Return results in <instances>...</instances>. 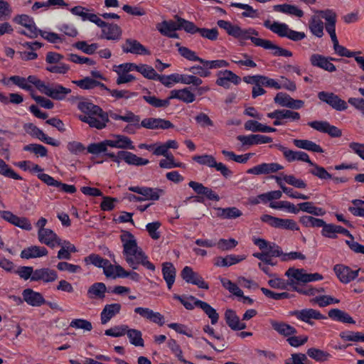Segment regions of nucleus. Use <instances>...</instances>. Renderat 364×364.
I'll list each match as a JSON object with an SVG mask.
<instances>
[{
	"label": "nucleus",
	"instance_id": "nucleus-1",
	"mask_svg": "<svg viewBox=\"0 0 364 364\" xmlns=\"http://www.w3.org/2000/svg\"><path fill=\"white\" fill-rule=\"evenodd\" d=\"M120 239L124 259L133 269H137L139 264H141L149 270H155V266L148 260L147 256L138 246L136 240L132 233L123 231Z\"/></svg>",
	"mask_w": 364,
	"mask_h": 364
},
{
	"label": "nucleus",
	"instance_id": "nucleus-2",
	"mask_svg": "<svg viewBox=\"0 0 364 364\" xmlns=\"http://www.w3.org/2000/svg\"><path fill=\"white\" fill-rule=\"evenodd\" d=\"M77 108L85 114V115H80L79 119L88 124L92 128L102 129L109 122L107 112L89 101L80 102Z\"/></svg>",
	"mask_w": 364,
	"mask_h": 364
},
{
	"label": "nucleus",
	"instance_id": "nucleus-3",
	"mask_svg": "<svg viewBox=\"0 0 364 364\" xmlns=\"http://www.w3.org/2000/svg\"><path fill=\"white\" fill-rule=\"evenodd\" d=\"M259 35L258 32L252 28L242 29L240 26L235 38L240 40L250 39L256 46H260L267 50H271L272 54L275 56L291 57L292 53L287 49L282 48L273 43L271 41L256 38Z\"/></svg>",
	"mask_w": 364,
	"mask_h": 364
},
{
	"label": "nucleus",
	"instance_id": "nucleus-4",
	"mask_svg": "<svg viewBox=\"0 0 364 364\" xmlns=\"http://www.w3.org/2000/svg\"><path fill=\"white\" fill-rule=\"evenodd\" d=\"M26 79L27 83L35 85L40 92L55 100H63L71 92L69 88L60 84H46L35 75H29Z\"/></svg>",
	"mask_w": 364,
	"mask_h": 364
},
{
	"label": "nucleus",
	"instance_id": "nucleus-5",
	"mask_svg": "<svg viewBox=\"0 0 364 364\" xmlns=\"http://www.w3.org/2000/svg\"><path fill=\"white\" fill-rule=\"evenodd\" d=\"M193 160L201 165H205L210 168H215L221 174L228 178L230 176L232 172L223 163H218L212 155L204 154L201 156H194Z\"/></svg>",
	"mask_w": 364,
	"mask_h": 364
},
{
	"label": "nucleus",
	"instance_id": "nucleus-6",
	"mask_svg": "<svg viewBox=\"0 0 364 364\" xmlns=\"http://www.w3.org/2000/svg\"><path fill=\"white\" fill-rule=\"evenodd\" d=\"M14 21L26 28V31H18L20 34L31 38H35L39 35L40 30L37 28L33 18L29 16L26 14L18 15L14 17Z\"/></svg>",
	"mask_w": 364,
	"mask_h": 364
},
{
	"label": "nucleus",
	"instance_id": "nucleus-7",
	"mask_svg": "<svg viewBox=\"0 0 364 364\" xmlns=\"http://www.w3.org/2000/svg\"><path fill=\"white\" fill-rule=\"evenodd\" d=\"M318 98L336 111H344L348 108L346 102L333 92H319L318 93Z\"/></svg>",
	"mask_w": 364,
	"mask_h": 364
},
{
	"label": "nucleus",
	"instance_id": "nucleus-8",
	"mask_svg": "<svg viewBox=\"0 0 364 364\" xmlns=\"http://www.w3.org/2000/svg\"><path fill=\"white\" fill-rule=\"evenodd\" d=\"M181 276L187 283L196 285L199 288L204 289H208L209 288L208 283L204 281L201 275L198 272H194L191 267L186 266L182 269Z\"/></svg>",
	"mask_w": 364,
	"mask_h": 364
},
{
	"label": "nucleus",
	"instance_id": "nucleus-9",
	"mask_svg": "<svg viewBox=\"0 0 364 364\" xmlns=\"http://www.w3.org/2000/svg\"><path fill=\"white\" fill-rule=\"evenodd\" d=\"M274 146L283 153L284 158L289 162L301 161L306 162L309 164H313V162L310 160L309 155L304 151H293L281 144H274Z\"/></svg>",
	"mask_w": 364,
	"mask_h": 364
},
{
	"label": "nucleus",
	"instance_id": "nucleus-10",
	"mask_svg": "<svg viewBox=\"0 0 364 364\" xmlns=\"http://www.w3.org/2000/svg\"><path fill=\"white\" fill-rule=\"evenodd\" d=\"M316 13L321 14L322 18L326 20L325 28L329 33L331 41L338 39L336 34V14L331 9L317 10Z\"/></svg>",
	"mask_w": 364,
	"mask_h": 364
},
{
	"label": "nucleus",
	"instance_id": "nucleus-11",
	"mask_svg": "<svg viewBox=\"0 0 364 364\" xmlns=\"http://www.w3.org/2000/svg\"><path fill=\"white\" fill-rule=\"evenodd\" d=\"M333 270L342 283L348 284L358 276L360 269L353 271L350 267L343 264H336L334 266Z\"/></svg>",
	"mask_w": 364,
	"mask_h": 364
},
{
	"label": "nucleus",
	"instance_id": "nucleus-12",
	"mask_svg": "<svg viewBox=\"0 0 364 364\" xmlns=\"http://www.w3.org/2000/svg\"><path fill=\"white\" fill-rule=\"evenodd\" d=\"M284 169V166L278 163H262L249 168L247 173L254 175L271 174Z\"/></svg>",
	"mask_w": 364,
	"mask_h": 364
},
{
	"label": "nucleus",
	"instance_id": "nucleus-13",
	"mask_svg": "<svg viewBox=\"0 0 364 364\" xmlns=\"http://www.w3.org/2000/svg\"><path fill=\"white\" fill-rule=\"evenodd\" d=\"M122 49L125 53H130L134 55H151L150 50L138 41L133 38L126 39L125 43L122 46Z\"/></svg>",
	"mask_w": 364,
	"mask_h": 364
},
{
	"label": "nucleus",
	"instance_id": "nucleus-14",
	"mask_svg": "<svg viewBox=\"0 0 364 364\" xmlns=\"http://www.w3.org/2000/svg\"><path fill=\"white\" fill-rule=\"evenodd\" d=\"M308 125L315 130L326 133L332 137H339L342 134L341 129L333 125H331L326 121H313L309 122Z\"/></svg>",
	"mask_w": 364,
	"mask_h": 364
},
{
	"label": "nucleus",
	"instance_id": "nucleus-15",
	"mask_svg": "<svg viewBox=\"0 0 364 364\" xmlns=\"http://www.w3.org/2000/svg\"><path fill=\"white\" fill-rule=\"evenodd\" d=\"M141 127L148 129H168L174 125L169 121L161 118L149 117L144 119L140 123Z\"/></svg>",
	"mask_w": 364,
	"mask_h": 364
},
{
	"label": "nucleus",
	"instance_id": "nucleus-16",
	"mask_svg": "<svg viewBox=\"0 0 364 364\" xmlns=\"http://www.w3.org/2000/svg\"><path fill=\"white\" fill-rule=\"evenodd\" d=\"M292 315L296 316L297 319L311 325L314 324L311 319L321 320L326 318L325 316L314 309H304L302 310L294 311L292 312Z\"/></svg>",
	"mask_w": 364,
	"mask_h": 364
},
{
	"label": "nucleus",
	"instance_id": "nucleus-17",
	"mask_svg": "<svg viewBox=\"0 0 364 364\" xmlns=\"http://www.w3.org/2000/svg\"><path fill=\"white\" fill-rule=\"evenodd\" d=\"M70 12L81 18L82 21H90L95 23L97 26H103L104 21H102L97 14L90 13V10L81 6H77L70 9Z\"/></svg>",
	"mask_w": 364,
	"mask_h": 364
},
{
	"label": "nucleus",
	"instance_id": "nucleus-18",
	"mask_svg": "<svg viewBox=\"0 0 364 364\" xmlns=\"http://www.w3.org/2000/svg\"><path fill=\"white\" fill-rule=\"evenodd\" d=\"M38 239L42 244L53 248L56 245H61V240L50 229L38 230Z\"/></svg>",
	"mask_w": 364,
	"mask_h": 364
},
{
	"label": "nucleus",
	"instance_id": "nucleus-19",
	"mask_svg": "<svg viewBox=\"0 0 364 364\" xmlns=\"http://www.w3.org/2000/svg\"><path fill=\"white\" fill-rule=\"evenodd\" d=\"M0 214L2 218L15 226L26 230H31L32 229V225L26 218L18 217L11 212L6 210L0 212Z\"/></svg>",
	"mask_w": 364,
	"mask_h": 364
},
{
	"label": "nucleus",
	"instance_id": "nucleus-20",
	"mask_svg": "<svg viewBox=\"0 0 364 364\" xmlns=\"http://www.w3.org/2000/svg\"><path fill=\"white\" fill-rule=\"evenodd\" d=\"M129 190L141 195V197H143V201L146 200H159L160 195L164 192L161 189L140 186H130L129 187Z\"/></svg>",
	"mask_w": 364,
	"mask_h": 364
},
{
	"label": "nucleus",
	"instance_id": "nucleus-21",
	"mask_svg": "<svg viewBox=\"0 0 364 364\" xmlns=\"http://www.w3.org/2000/svg\"><path fill=\"white\" fill-rule=\"evenodd\" d=\"M98 26L102 28V38L112 41H118L121 38L122 31L117 24L107 23L104 21L103 26Z\"/></svg>",
	"mask_w": 364,
	"mask_h": 364
},
{
	"label": "nucleus",
	"instance_id": "nucleus-22",
	"mask_svg": "<svg viewBox=\"0 0 364 364\" xmlns=\"http://www.w3.org/2000/svg\"><path fill=\"white\" fill-rule=\"evenodd\" d=\"M333 58H327L320 54H313L310 57V63L314 67H318L328 72L336 70V66L331 63L334 60Z\"/></svg>",
	"mask_w": 364,
	"mask_h": 364
},
{
	"label": "nucleus",
	"instance_id": "nucleus-23",
	"mask_svg": "<svg viewBox=\"0 0 364 364\" xmlns=\"http://www.w3.org/2000/svg\"><path fill=\"white\" fill-rule=\"evenodd\" d=\"M57 278L58 274L55 270L49 268H41L36 269L34 271L31 281H43V282L48 283L55 281Z\"/></svg>",
	"mask_w": 364,
	"mask_h": 364
},
{
	"label": "nucleus",
	"instance_id": "nucleus-24",
	"mask_svg": "<svg viewBox=\"0 0 364 364\" xmlns=\"http://www.w3.org/2000/svg\"><path fill=\"white\" fill-rule=\"evenodd\" d=\"M190 299L191 301H194L196 306L199 307L204 311V313L210 319L211 323L213 325L218 323V319H219V314L216 312V310L215 309H213L207 302L197 299L193 296H190Z\"/></svg>",
	"mask_w": 364,
	"mask_h": 364
},
{
	"label": "nucleus",
	"instance_id": "nucleus-25",
	"mask_svg": "<svg viewBox=\"0 0 364 364\" xmlns=\"http://www.w3.org/2000/svg\"><path fill=\"white\" fill-rule=\"evenodd\" d=\"M22 296L23 300L32 306H40L46 303L41 293L34 291L31 289H24L22 292Z\"/></svg>",
	"mask_w": 364,
	"mask_h": 364
},
{
	"label": "nucleus",
	"instance_id": "nucleus-26",
	"mask_svg": "<svg viewBox=\"0 0 364 364\" xmlns=\"http://www.w3.org/2000/svg\"><path fill=\"white\" fill-rule=\"evenodd\" d=\"M122 306L119 303L106 304L101 314L100 320L102 324H106L121 311Z\"/></svg>",
	"mask_w": 364,
	"mask_h": 364
},
{
	"label": "nucleus",
	"instance_id": "nucleus-27",
	"mask_svg": "<svg viewBox=\"0 0 364 364\" xmlns=\"http://www.w3.org/2000/svg\"><path fill=\"white\" fill-rule=\"evenodd\" d=\"M106 144L110 147L134 149L132 140L124 135H116L111 139H106Z\"/></svg>",
	"mask_w": 364,
	"mask_h": 364
},
{
	"label": "nucleus",
	"instance_id": "nucleus-28",
	"mask_svg": "<svg viewBox=\"0 0 364 364\" xmlns=\"http://www.w3.org/2000/svg\"><path fill=\"white\" fill-rule=\"evenodd\" d=\"M48 253L47 249L44 247L31 245L23 249L20 256L22 259H30L46 256Z\"/></svg>",
	"mask_w": 364,
	"mask_h": 364
},
{
	"label": "nucleus",
	"instance_id": "nucleus-29",
	"mask_svg": "<svg viewBox=\"0 0 364 364\" xmlns=\"http://www.w3.org/2000/svg\"><path fill=\"white\" fill-rule=\"evenodd\" d=\"M225 319L228 326L233 331H240L246 328V324L241 322L235 311L227 309L225 313Z\"/></svg>",
	"mask_w": 364,
	"mask_h": 364
},
{
	"label": "nucleus",
	"instance_id": "nucleus-30",
	"mask_svg": "<svg viewBox=\"0 0 364 364\" xmlns=\"http://www.w3.org/2000/svg\"><path fill=\"white\" fill-rule=\"evenodd\" d=\"M321 16L316 13L313 15L309 21V28L313 35L318 38H321L323 36V23L321 21Z\"/></svg>",
	"mask_w": 364,
	"mask_h": 364
},
{
	"label": "nucleus",
	"instance_id": "nucleus-31",
	"mask_svg": "<svg viewBox=\"0 0 364 364\" xmlns=\"http://www.w3.org/2000/svg\"><path fill=\"white\" fill-rule=\"evenodd\" d=\"M118 156L129 165L144 166L149 163L148 159L139 157L134 154L125 151H119Z\"/></svg>",
	"mask_w": 364,
	"mask_h": 364
},
{
	"label": "nucleus",
	"instance_id": "nucleus-32",
	"mask_svg": "<svg viewBox=\"0 0 364 364\" xmlns=\"http://www.w3.org/2000/svg\"><path fill=\"white\" fill-rule=\"evenodd\" d=\"M107 291L106 285L103 282H96L87 289V296L90 299H103Z\"/></svg>",
	"mask_w": 364,
	"mask_h": 364
},
{
	"label": "nucleus",
	"instance_id": "nucleus-33",
	"mask_svg": "<svg viewBox=\"0 0 364 364\" xmlns=\"http://www.w3.org/2000/svg\"><path fill=\"white\" fill-rule=\"evenodd\" d=\"M169 99H178L185 103H191L195 101L196 97L188 88L173 90L170 92Z\"/></svg>",
	"mask_w": 364,
	"mask_h": 364
},
{
	"label": "nucleus",
	"instance_id": "nucleus-34",
	"mask_svg": "<svg viewBox=\"0 0 364 364\" xmlns=\"http://www.w3.org/2000/svg\"><path fill=\"white\" fill-rule=\"evenodd\" d=\"M72 82L83 90H92L97 87H100L103 90L107 89V86L105 84L90 77H85L79 80H73Z\"/></svg>",
	"mask_w": 364,
	"mask_h": 364
},
{
	"label": "nucleus",
	"instance_id": "nucleus-35",
	"mask_svg": "<svg viewBox=\"0 0 364 364\" xmlns=\"http://www.w3.org/2000/svg\"><path fill=\"white\" fill-rule=\"evenodd\" d=\"M245 255H229L225 257H217L214 264L217 267H230L245 259Z\"/></svg>",
	"mask_w": 364,
	"mask_h": 364
},
{
	"label": "nucleus",
	"instance_id": "nucleus-36",
	"mask_svg": "<svg viewBox=\"0 0 364 364\" xmlns=\"http://www.w3.org/2000/svg\"><path fill=\"white\" fill-rule=\"evenodd\" d=\"M267 117L271 119H289L293 121L299 120L300 119V114L299 112L289 109H276L272 112L268 113Z\"/></svg>",
	"mask_w": 364,
	"mask_h": 364
},
{
	"label": "nucleus",
	"instance_id": "nucleus-37",
	"mask_svg": "<svg viewBox=\"0 0 364 364\" xmlns=\"http://www.w3.org/2000/svg\"><path fill=\"white\" fill-rule=\"evenodd\" d=\"M271 325L274 331L284 336H290L296 333V328L286 323L271 321Z\"/></svg>",
	"mask_w": 364,
	"mask_h": 364
},
{
	"label": "nucleus",
	"instance_id": "nucleus-38",
	"mask_svg": "<svg viewBox=\"0 0 364 364\" xmlns=\"http://www.w3.org/2000/svg\"><path fill=\"white\" fill-rule=\"evenodd\" d=\"M162 272L164 279L167 284V287L171 289L176 278V269L174 266L171 262L164 263L163 264Z\"/></svg>",
	"mask_w": 364,
	"mask_h": 364
},
{
	"label": "nucleus",
	"instance_id": "nucleus-39",
	"mask_svg": "<svg viewBox=\"0 0 364 364\" xmlns=\"http://www.w3.org/2000/svg\"><path fill=\"white\" fill-rule=\"evenodd\" d=\"M294 144L299 148L316 153H323V149L316 143L307 139H294Z\"/></svg>",
	"mask_w": 364,
	"mask_h": 364
},
{
	"label": "nucleus",
	"instance_id": "nucleus-40",
	"mask_svg": "<svg viewBox=\"0 0 364 364\" xmlns=\"http://www.w3.org/2000/svg\"><path fill=\"white\" fill-rule=\"evenodd\" d=\"M217 215L223 219H235L242 215V213L236 207L218 208Z\"/></svg>",
	"mask_w": 364,
	"mask_h": 364
},
{
	"label": "nucleus",
	"instance_id": "nucleus-41",
	"mask_svg": "<svg viewBox=\"0 0 364 364\" xmlns=\"http://www.w3.org/2000/svg\"><path fill=\"white\" fill-rule=\"evenodd\" d=\"M274 10L282 13L293 15L297 17H302L304 12L295 6L290 4H278L274 6Z\"/></svg>",
	"mask_w": 364,
	"mask_h": 364
},
{
	"label": "nucleus",
	"instance_id": "nucleus-42",
	"mask_svg": "<svg viewBox=\"0 0 364 364\" xmlns=\"http://www.w3.org/2000/svg\"><path fill=\"white\" fill-rule=\"evenodd\" d=\"M83 262L86 266L93 265L97 268H102L104 265L107 264V259L102 258L100 255L92 253L84 257Z\"/></svg>",
	"mask_w": 364,
	"mask_h": 364
},
{
	"label": "nucleus",
	"instance_id": "nucleus-43",
	"mask_svg": "<svg viewBox=\"0 0 364 364\" xmlns=\"http://www.w3.org/2000/svg\"><path fill=\"white\" fill-rule=\"evenodd\" d=\"M126 334L127 335L130 343L135 346L143 347L144 346V340L142 338L141 332L136 329H129L127 326L125 330Z\"/></svg>",
	"mask_w": 364,
	"mask_h": 364
},
{
	"label": "nucleus",
	"instance_id": "nucleus-44",
	"mask_svg": "<svg viewBox=\"0 0 364 364\" xmlns=\"http://www.w3.org/2000/svg\"><path fill=\"white\" fill-rule=\"evenodd\" d=\"M178 18L179 16H176V21H163L161 26L158 28L159 32L161 34L166 36L169 33H173V31L180 30Z\"/></svg>",
	"mask_w": 364,
	"mask_h": 364
},
{
	"label": "nucleus",
	"instance_id": "nucleus-45",
	"mask_svg": "<svg viewBox=\"0 0 364 364\" xmlns=\"http://www.w3.org/2000/svg\"><path fill=\"white\" fill-rule=\"evenodd\" d=\"M143 99L150 105L156 108H166L169 106V97L164 100H161L154 95H144Z\"/></svg>",
	"mask_w": 364,
	"mask_h": 364
},
{
	"label": "nucleus",
	"instance_id": "nucleus-46",
	"mask_svg": "<svg viewBox=\"0 0 364 364\" xmlns=\"http://www.w3.org/2000/svg\"><path fill=\"white\" fill-rule=\"evenodd\" d=\"M306 354L311 358L315 360L317 362H323L328 360L331 357V355L328 352L316 348H309L307 350Z\"/></svg>",
	"mask_w": 364,
	"mask_h": 364
},
{
	"label": "nucleus",
	"instance_id": "nucleus-47",
	"mask_svg": "<svg viewBox=\"0 0 364 364\" xmlns=\"http://www.w3.org/2000/svg\"><path fill=\"white\" fill-rule=\"evenodd\" d=\"M269 178L274 179L276 181L277 183L282 188V191L284 193H286L287 195H288L289 197H291L292 198H299V199H303V200L309 199V196H306L304 194L293 195V189L285 186L284 185V183H282V178L280 176H271Z\"/></svg>",
	"mask_w": 364,
	"mask_h": 364
},
{
	"label": "nucleus",
	"instance_id": "nucleus-48",
	"mask_svg": "<svg viewBox=\"0 0 364 364\" xmlns=\"http://www.w3.org/2000/svg\"><path fill=\"white\" fill-rule=\"evenodd\" d=\"M299 222L306 228H322L324 220L310 215L300 217Z\"/></svg>",
	"mask_w": 364,
	"mask_h": 364
},
{
	"label": "nucleus",
	"instance_id": "nucleus-49",
	"mask_svg": "<svg viewBox=\"0 0 364 364\" xmlns=\"http://www.w3.org/2000/svg\"><path fill=\"white\" fill-rule=\"evenodd\" d=\"M23 151H30L36 154L37 156L45 157L48 154L47 149L38 144H30L26 145L23 148Z\"/></svg>",
	"mask_w": 364,
	"mask_h": 364
},
{
	"label": "nucleus",
	"instance_id": "nucleus-50",
	"mask_svg": "<svg viewBox=\"0 0 364 364\" xmlns=\"http://www.w3.org/2000/svg\"><path fill=\"white\" fill-rule=\"evenodd\" d=\"M275 228H282L285 230H298L299 227L296 223L291 219H283L277 218Z\"/></svg>",
	"mask_w": 364,
	"mask_h": 364
},
{
	"label": "nucleus",
	"instance_id": "nucleus-51",
	"mask_svg": "<svg viewBox=\"0 0 364 364\" xmlns=\"http://www.w3.org/2000/svg\"><path fill=\"white\" fill-rule=\"evenodd\" d=\"M137 68V72L140 73L144 77L149 80H156L158 73L151 66L146 64H140Z\"/></svg>",
	"mask_w": 364,
	"mask_h": 364
},
{
	"label": "nucleus",
	"instance_id": "nucleus-52",
	"mask_svg": "<svg viewBox=\"0 0 364 364\" xmlns=\"http://www.w3.org/2000/svg\"><path fill=\"white\" fill-rule=\"evenodd\" d=\"M312 304H318L320 307H324L331 304H338L339 300L328 295L316 296L311 301Z\"/></svg>",
	"mask_w": 364,
	"mask_h": 364
},
{
	"label": "nucleus",
	"instance_id": "nucleus-53",
	"mask_svg": "<svg viewBox=\"0 0 364 364\" xmlns=\"http://www.w3.org/2000/svg\"><path fill=\"white\" fill-rule=\"evenodd\" d=\"M333 49L338 55L341 57L351 58L354 57L357 54H360V52H352L348 50L346 47L341 46L338 43V39L333 41Z\"/></svg>",
	"mask_w": 364,
	"mask_h": 364
},
{
	"label": "nucleus",
	"instance_id": "nucleus-54",
	"mask_svg": "<svg viewBox=\"0 0 364 364\" xmlns=\"http://www.w3.org/2000/svg\"><path fill=\"white\" fill-rule=\"evenodd\" d=\"M0 173L6 177L16 180L22 179V178L13 169H11L1 159H0Z\"/></svg>",
	"mask_w": 364,
	"mask_h": 364
},
{
	"label": "nucleus",
	"instance_id": "nucleus-55",
	"mask_svg": "<svg viewBox=\"0 0 364 364\" xmlns=\"http://www.w3.org/2000/svg\"><path fill=\"white\" fill-rule=\"evenodd\" d=\"M220 282L223 287L237 296H243V291L233 282L226 278H221Z\"/></svg>",
	"mask_w": 364,
	"mask_h": 364
},
{
	"label": "nucleus",
	"instance_id": "nucleus-56",
	"mask_svg": "<svg viewBox=\"0 0 364 364\" xmlns=\"http://www.w3.org/2000/svg\"><path fill=\"white\" fill-rule=\"evenodd\" d=\"M311 166L314 167L310 171V173L318 177V178L321 180H326V179H331L332 178L331 174H330L323 167H321L316 164L313 163V164H310Z\"/></svg>",
	"mask_w": 364,
	"mask_h": 364
},
{
	"label": "nucleus",
	"instance_id": "nucleus-57",
	"mask_svg": "<svg viewBox=\"0 0 364 364\" xmlns=\"http://www.w3.org/2000/svg\"><path fill=\"white\" fill-rule=\"evenodd\" d=\"M176 46L178 47V53L181 56H183L184 58L191 60V61H198L200 62V60L201 59L198 56H197L196 52L191 50L187 47L185 46H180L179 43H176Z\"/></svg>",
	"mask_w": 364,
	"mask_h": 364
},
{
	"label": "nucleus",
	"instance_id": "nucleus-58",
	"mask_svg": "<svg viewBox=\"0 0 364 364\" xmlns=\"http://www.w3.org/2000/svg\"><path fill=\"white\" fill-rule=\"evenodd\" d=\"M195 120L201 128L211 127L214 125L213 121L207 114L203 112L198 113L195 117Z\"/></svg>",
	"mask_w": 364,
	"mask_h": 364
},
{
	"label": "nucleus",
	"instance_id": "nucleus-59",
	"mask_svg": "<svg viewBox=\"0 0 364 364\" xmlns=\"http://www.w3.org/2000/svg\"><path fill=\"white\" fill-rule=\"evenodd\" d=\"M156 80H159L161 84L167 87H171L174 82H179V75L171 74L169 75H160L158 74V77Z\"/></svg>",
	"mask_w": 364,
	"mask_h": 364
},
{
	"label": "nucleus",
	"instance_id": "nucleus-60",
	"mask_svg": "<svg viewBox=\"0 0 364 364\" xmlns=\"http://www.w3.org/2000/svg\"><path fill=\"white\" fill-rule=\"evenodd\" d=\"M180 30H184L186 32L195 34L198 33L199 28L193 22L187 21L181 17L178 18Z\"/></svg>",
	"mask_w": 364,
	"mask_h": 364
},
{
	"label": "nucleus",
	"instance_id": "nucleus-61",
	"mask_svg": "<svg viewBox=\"0 0 364 364\" xmlns=\"http://www.w3.org/2000/svg\"><path fill=\"white\" fill-rule=\"evenodd\" d=\"M75 47L86 54L92 55L95 53L99 46L97 43L88 45L85 41H78L75 43Z\"/></svg>",
	"mask_w": 364,
	"mask_h": 364
},
{
	"label": "nucleus",
	"instance_id": "nucleus-62",
	"mask_svg": "<svg viewBox=\"0 0 364 364\" xmlns=\"http://www.w3.org/2000/svg\"><path fill=\"white\" fill-rule=\"evenodd\" d=\"M107 149V145L106 144V140H104L99 143H92L90 144L87 147V150L88 153L92 154H100L101 153H104Z\"/></svg>",
	"mask_w": 364,
	"mask_h": 364
},
{
	"label": "nucleus",
	"instance_id": "nucleus-63",
	"mask_svg": "<svg viewBox=\"0 0 364 364\" xmlns=\"http://www.w3.org/2000/svg\"><path fill=\"white\" fill-rule=\"evenodd\" d=\"M217 24L220 28L224 29L228 35L235 37L239 27L237 25H233L230 22L225 20L218 21Z\"/></svg>",
	"mask_w": 364,
	"mask_h": 364
},
{
	"label": "nucleus",
	"instance_id": "nucleus-64",
	"mask_svg": "<svg viewBox=\"0 0 364 364\" xmlns=\"http://www.w3.org/2000/svg\"><path fill=\"white\" fill-rule=\"evenodd\" d=\"M352 203L354 206L349 207L348 210L355 216L364 218V207L363 206L364 200L355 199L352 201Z\"/></svg>",
	"mask_w": 364,
	"mask_h": 364
}]
</instances>
